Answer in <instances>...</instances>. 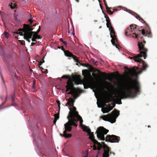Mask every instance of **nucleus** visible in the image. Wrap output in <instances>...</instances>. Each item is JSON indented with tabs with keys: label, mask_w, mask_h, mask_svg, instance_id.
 I'll use <instances>...</instances> for the list:
<instances>
[{
	"label": "nucleus",
	"mask_w": 157,
	"mask_h": 157,
	"mask_svg": "<svg viewBox=\"0 0 157 157\" xmlns=\"http://www.w3.org/2000/svg\"><path fill=\"white\" fill-rule=\"evenodd\" d=\"M140 86L136 81L130 78L122 86L121 92L117 93L114 97L119 101V104L122 103L121 99L127 98H133L140 91Z\"/></svg>",
	"instance_id": "obj_1"
},
{
	"label": "nucleus",
	"mask_w": 157,
	"mask_h": 157,
	"mask_svg": "<svg viewBox=\"0 0 157 157\" xmlns=\"http://www.w3.org/2000/svg\"><path fill=\"white\" fill-rule=\"evenodd\" d=\"M146 41L145 40H143V42L139 41L138 45L139 49L140 54L137 55L136 56H134L133 57L130 58L131 59H134L136 62L139 63L138 65L139 67H142L140 73H141L143 70H146V68L148 67V66L145 62L140 58L143 57L145 59L147 57V52L148 50L145 47L144 45Z\"/></svg>",
	"instance_id": "obj_2"
},
{
	"label": "nucleus",
	"mask_w": 157,
	"mask_h": 157,
	"mask_svg": "<svg viewBox=\"0 0 157 157\" xmlns=\"http://www.w3.org/2000/svg\"><path fill=\"white\" fill-rule=\"evenodd\" d=\"M108 132V130L103 127H99L96 132L97 137L101 140L104 141L105 140L106 141L111 143L118 142L120 140V137L114 135H108L105 138L104 135L106 134Z\"/></svg>",
	"instance_id": "obj_3"
},
{
	"label": "nucleus",
	"mask_w": 157,
	"mask_h": 157,
	"mask_svg": "<svg viewBox=\"0 0 157 157\" xmlns=\"http://www.w3.org/2000/svg\"><path fill=\"white\" fill-rule=\"evenodd\" d=\"M63 78L69 79L67 82V85L66 86L67 92L70 90L68 93V94L74 95L75 98H76L79 96L78 93L80 91L78 88H75L74 86V84H76L75 81L73 79H70L69 75H64L62 77Z\"/></svg>",
	"instance_id": "obj_4"
},
{
	"label": "nucleus",
	"mask_w": 157,
	"mask_h": 157,
	"mask_svg": "<svg viewBox=\"0 0 157 157\" xmlns=\"http://www.w3.org/2000/svg\"><path fill=\"white\" fill-rule=\"evenodd\" d=\"M79 121L80 123L82 126L83 125L82 123L83 121L82 119V117L79 115H78L75 117V121H70L69 123H68V121L64 125L65 128V131H63V135L62 134L61 135V136H64L66 138H69L72 136V135L71 134L67 133V132H71L72 129V126H74L75 127H77L78 124L77 122Z\"/></svg>",
	"instance_id": "obj_5"
},
{
	"label": "nucleus",
	"mask_w": 157,
	"mask_h": 157,
	"mask_svg": "<svg viewBox=\"0 0 157 157\" xmlns=\"http://www.w3.org/2000/svg\"><path fill=\"white\" fill-rule=\"evenodd\" d=\"M136 26L137 25L135 24L131 25L129 28H128L126 29L125 35L127 36L132 35V37L135 38L140 37V31L138 30Z\"/></svg>",
	"instance_id": "obj_6"
},
{
	"label": "nucleus",
	"mask_w": 157,
	"mask_h": 157,
	"mask_svg": "<svg viewBox=\"0 0 157 157\" xmlns=\"http://www.w3.org/2000/svg\"><path fill=\"white\" fill-rule=\"evenodd\" d=\"M24 27L25 28V34L24 37L25 39L27 40L29 42H30L29 40L32 38L33 35H38V33L40 31V27L39 26L38 29L35 32L32 31L33 29L31 28V27L29 26V25L24 24Z\"/></svg>",
	"instance_id": "obj_7"
},
{
	"label": "nucleus",
	"mask_w": 157,
	"mask_h": 157,
	"mask_svg": "<svg viewBox=\"0 0 157 157\" xmlns=\"http://www.w3.org/2000/svg\"><path fill=\"white\" fill-rule=\"evenodd\" d=\"M119 114V111L114 109L110 114L101 116V118L105 121H108L113 123L115 122L116 119Z\"/></svg>",
	"instance_id": "obj_8"
},
{
	"label": "nucleus",
	"mask_w": 157,
	"mask_h": 157,
	"mask_svg": "<svg viewBox=\"0 0 157 157\" xmlns=\"http://www.w3.org/2000/svg\"><path fill=\"white\" fill-rule=\"evenodd\" d=\"M84 77L85 80L83 83L84 89H87L90 88L91 86H96L95 83L90 79L92 77L90 73H86V75L84 76Z\"/></svg>",
	"instance_id": "obj_9"
},
{
	"label": "nucleus",
	"mask_w": 157,
	"mask_h": 157,
	"mask_svg": "<svg viewBox=\"0 0 157 157\" xmlns=\"http://www.w3.org/2000/svg\"><path fill=\"white\" fill-rule=\"evenodd\" d=\"M134 15L136 17V18L138 19L139 20H142L143 22L145 23L146 25L147 29L146 30V32H145L144 29H143L142 30V34L145 36H147L149 37H152V35L150 29V27L148 24H147L144 19L141 18L139 15L137 14L136 13H134Z\"/></svg>",
	"instance_id": "obj_10"
},
{
	"label": "nucleus",
	"mask_w": 157,
	"mask_h": 157,
	"mask_svg": "<svg viewBox=\"0 0 157 157\" xmlns=\"http://www.w3.org/2000/svg\"><path fill=\"white\" fill-rule=\"evenodd\" d=\"M85 128L86 129H84L83 131H86L89 134V138L94 144H97L98 145L97 150H100L103 147L102 144H101L100 143L98 142V141L95 139L93 132H91V131L90 128H88L86 126H85Z\"/></svg>",
	"instance_id": "obj_11"
},
{
	"label": "nucleus",
	"mask_w": 157,
	"mask_h": 157,
	"mask_svg": "<svg viewBox=\"0 0 157 157\" xmlns=\"http://www.w3.org/2000/svg\"><path fill=\"white\" fill-rule=\"evenodd\" d=\"M73 108L71 110V109L69 108L70 110L68 116L67 117V118L68 120V123L70 121H75V118L78 116L79 115L78 113L76 111V109L74 105L72 106Z\"/></svg>",
	"instance_id": "obj_12"
},
{
	"label": "nucleus",
	"mask_w": 157,
	"mask_h": 157,
	"mask_svg": "<svg viewBox=\"0 0 157 157\" xmlns=\"http://www.w3.org/2000/svg\"><path fill=\"white\" fill-rule=\"evenodd\" d=\"M101 144H102L103 148L104 149L102 157H109V155L111 154H113L114 155H115L114 153L111 151V148L105 144L104 142H102Z\"/></svg>",
	"instance_id": "obj_13"
},
{
	"label": "nucleus",
	"mask_w": 157,
	"mask_h": 157,
	"mask_svg": "<svg viewBox=\"0 0 157 157\" xmlns=\"http://www.w3.org/2000/svg\"><path fill=\"white\" fill-rule=\"evenodd\" d=\"M109 30L110 31V36L112 38L111 42L113 45H115L116 44L115 41H117L116 36L115 35V32L113 27H111Z\"/></svg>",
	"instance_id": "obj_14"
},
{
	"label": "nucleus",
	"mask_w": 157,
	"mask_h": 157,
	"mask_svg": "<svg viewBox=\"0 0 157 157\" xmlns=\"http://www.w3.org/2000/svg\"><path fill=\"white\" fill-rule=\"evenodd\" d=\"M65 55L67 57L72 58L75 62L81 64L77 56L74 55L69 50H67L65 52Z\"/></svg>",
	"instance_id": "obj_15"
},
{
	"label": "nucleus",
	"mask_w": 157,
	"mask_h": 157,
	"mask_svg": "<svg viewBox=\"0 0 157 157\" xmlns=\"http://www.w3.org/2000/svg\"><path fill=\"white\" fill-rule=\"evenodd\" d=\"M137 68L136 67H134L131 69L127 68L128 74L132 77H136L137 76L138 73L136 71V69Z\"/></svg>",
	"instance_id": "obj_16"
},
{
	"label": "nucleus",
	"mask_w": 157,
	"mask_h": 157,
	"mask_svg": "<svg viewBox=\"0 0 157 157\" xmlns=\"http://www.w3.org/2000/svg\"><path fill=\"white\" fill-rule=\"evenodd\" d=\"M115 105L113 107L109 105L107 107H104L101 109V111L104 113H107L112 110L114 107Z\"/></svg>",
	"instance_id": "obj_17"
},
{
	"label": "nucleus",
	"mask_w": 157,
	"mask_h": 157,
	"mask_svg": "<svg viewBox=\"0 0 157 157\" xmlns=\"http://www.w3.org/2000/svg\"><path fill=\"white\" fill-rule=\"evenodd\" d=\"M95 72H97L99 73V75L102 77H103L104 78H105L107 76V74L105 72H101L98 70L96 69Z\"/></svg>",
	"instance_id": "obj_18"
},
{
	"label": "nucleus",
	"mask_w": 157,
	"mask_h": 157,
	"mask_svg": "<svg viewBox=\"0 0 157 157\" xmlns=\"http://www.w3.org/2000/svg\"><path fill=\"white\" fill-rule=\"evenodd\" d=\"M68 101L69 102H70V106H73L74 105L75 101L73 99V98H70Z\"/></svg>",
	"instance_id": "obj_19"
},
{
	"label": "nucleus",
	"mask_w": 157,
	"mask_h": 157,
	"mask_svg": "<svg viewBox=\"0 0 157 157\" xmlns=\"http://www.w3.org/2000/svg\"><path fill=\"white\" fill-rule=\"evenodd\" d=\"M106 25L107 27L109 28V29H110L111 27H113L111 26V23L110 21L107 22Z\"/></svg>",
	"instance_id": "obj_20"
},
{
	"label": "nucleus",
	"mask_w": 157,
	"mask_h": 157,
	"mask_svg": "<svg viewBox=\"0 0 157 157\" xmlns=\"http://www.w3.org/2000/svg\"><path fill=\"white\" fill-rule=\"evenodd\" d=\"M112 9V8L109 7V9H106L107 13L110 15H112L113 13V12L111 11L110 10V9Z\"/></svg>",
	"instance_id": "obj_21"
},
{
	"label": "nucleus",
	"mask_w": 157,
	"mask_h": 157,
	"mask_svg": "<svg viewBox=\"0 0 157 157\" xmlns=\"http://www.w3.org/2000/svg\"><path fill=\"white\" fill-rule=\"evenodd\" d=\"M3 34H4L5 36V37L7 39H8L9 38V36L10 35L9 33L6 31H5L4 33H3Z\"/></svg>",
	"instance_id": "obj_22"
},
{
	"label": "nucleus",
	"mask_w": 157,
	"mask_h": 157,
	"mask_svg": "<svg viewBox=\"0 0 157 157\" xmlns=\"http://www.w3.org/2000/svg\"><path fill=\"white\" fill-rule=\"evenodd\" d=\"M25 28L24 27V29L22 30V32H19V33H18V32H17V33L18 34L19 33L20 35L21 36H24V34H25V32H24V31H25ZM24 39H25V37H24Z\"/></svg>",
	"instance_id": "obj_23"
},
{
	"label": "nucleus",
	"mask_w": 157,
	"mask_h": 157,
	"mask_svg": "<svg viewBox=\"0 0 157 157\" xmlns=\"http://www.w3.org/2000/svg\"><path fill=\"white\" fill-rule=\"evenodd\" d=\"M55 119L57 120L59 118V112L54 115Z\"/></svg>",
	"instance_id": "obj_24"
},
{
	"label": "nucleus",
	"mask_w": 157,
	"mask_h": 157,
	"mask_svg": "<svg viewBox=\"0 0 157 157\" xmlns=\"http://www.w3.org/2000/svg\"><path fill=\"white\" fill-rule=\"evenodd\" d=\"M44 57L43 58V59L41 60L39 62V66L41 65L43 63H44Z\"/></svg>",
	"instance_id": "obj_25"
},
{
	"label": "nucleus",
	"mask_w": 157,
	"mask_h": 157,
	"mask_svg": "<svg viewBox=\"0 0 157 157\" xmlns=\"http://www.w3.org/2000/svg\"><path fill=\"white\" fill-rule=\"evenodd\" d=\"M110 100V98H107L105 99V103H109Z\"/></svg>",
	"instance_id": "obj_26"
},
{
	"label": "nucleus",
	"mask_w": 157,
	"mask_h": 157,
	"mask_svg": "<svg viewBox=\"0 0 157 157\" xmlns=\"http://www.w3.org/2000/svg\"><path fill=\"white\" fill-rule=\"evenodd\" d=\"M33 35L35 37V39H37V38H38L39 39H41V38L40 36L38 35Z\"/></svg>",
	"instance_id": "obj_27"
},
{
	"label": "nucleus",
	"mask_w": 157,
	"mask_h": 157,
	"mask_svg": "<svg viewBox=\"0 0 157 157\" xmlns=\"http://www.w3.org/2000/svg\"><path fill=\"white\" fill-rule=\"evenodd\" d=\"M11 75L12 76V78H17L16 74V73H12V74H11Z\"/></svg>",
	"instance_id": "obj_28"
},
{
	"label": "nucleus",
	"mask_w": 157,
	"mask_h": 157,
	"mask_svg": "<svg viewBox=\"0 0 157 157\" xmlns=\"http://www.w3.org/2000/svg\"><path fill=\"white\" fill-rule=\"evenodd\" d=\"M58 48L59 49H61L64 52V54H65V52L66 51L65 50L63 46L59 47Z\"/></svg>",
	"instance_id": "obj_29"
},
{
	"label": "nucleus",
	"mask_w": 157,
	"mask_h": 157,
	"mask_svg": "<svg viewBox=\"0 0 157 157\" xmlns=\"http://www.w3.org/2000/svg\"><path fill=\"white\" fill-rule=\"evenodd\" d=\"M10 7L12 9H14L15 8L16 6L14 4L12 3Z\"/></svg>",
	"instance_id": "obj_30"
},
{
	"label": "nucleus",
	"mask_w": 157,
	"mask_h": 157,
	"mask_svg": "<svg viewBox=\"0 0 157 157\" xmlns=\"http://www.w3.org/2000/svg\"><path fill=\"white\" fill-rule=\"evenodd\" d=\"M33 38L32 39V40L33 41H36V39H35V37L33 35Z\"/></svg>",
	"instance_id": "obj_31"
},
{
	"label": "nucleus",
	"mask_w": 157,
	"mask_h": 157,
	"mask_svg": "<svg viewBox=\"0 0 157 157\" xmlns=\"http://www.w3.org/2000/svg\"><path fill=\"white\" fill-rule=\"evenodd\" d=\"M104 4L105 6V8L106 9H109V7H108L107 3H105Z\"/></svg>",
	"instance_id": "obj_32"
},
{
	"label": "nucleus",
	"mask_w": 157,
	"mask_h": 157,
	"mask_svg": "<svg viewBox=\"0 0 157 157\" xmlns=\"http://www.w3.org/2000/svg\"><path fill=\"white\" fill-rule=\"evenodd\" d=\"M93 149L94 150H97V147L96 146H95V144H94V145L93 146Z\"/></svg>",
	"instance_id": "obj_33"
},
{
	"label": "nucleus",
	"mask_w": 157,
	"mask_h": 157,
	"mask_svg": "<svg viewBox=\"0 0 157 157\" xmlns=\"http://www.w3.org/2000/svg\"><path fill=\"white\" fill-rule=\"evenodd\" d=\"M57 103L58 104L59 107V109H60V103L59 101H57Z\"/></svg>",
	"instance_id": "obj_34"
},
{
	"label": "nucleus",
	"mask_w": 157,
	"mask_h": 157,
	"mask_svg": "<svg viewBox=\"0 0 157 157\" xmlns=\"http://www.w3.org/2000/svg\"><path fill=\"white\" fill-rule=\"evenodd\" d=\"M0 54L1 56L5 57V55L3 51H2V52H0Z\"/></svg>",
	"instance_id": "obj_35"
},
{
	"label": "nucleus",
	"mask_w": 157,
	"mask_h": 157,
	"mask_svg": "<svg viewBox=\"0 0 157 157\" xmlns=\"http://www.w3.org/2000/svg\"><path fill=\"white\" fill-rule=\"evenodd\" d=\"M33 20L31 19H29V21L30 23V25H31L33 22Z\"/></svg>",
	"instance_id": "obj_36"
},
{
	"label": "nucleus",
	"mask_w": 157,
	"mask_h": 157,
	"mask_svg": "<svg viewBox=\"0 0 157 157\" xmlns=\"http://www.w3.org/2000/svg\"><path fill=\"white\" fill-rule=\"evenodd\" d=\"M11 99L12 102H13L14 100V96H12L11 97Z\"/></svg>",
	"instance_id": "obj_37"
},
{
	"label": "nucleus",
	"mask_w": 157,
	"mask_h": 157,
	"mask_svg": "<svg viewBox=\"0 0 157 157\" xmlns=\"http://www.w3.org/2000/svg\"><path fill=\"white\" fill-rule=\"evenodd\" d=\"M35 81H34V82H33V88H34L35 87Z\"/></svg>",
	"instance_id": "obj_38"
},
{
	"label": "nucleus",
	"mask_w": 157,
	"mask_h": 157,
	"mask_svg": "<svg viewBox=\"0 0 157 157\" xmlns=\"http://www.w3.org/2000/svg\"><path fill=\"white\" fill-rule=\"evenodd\" d=\"M106 22L110 21V20L109 17H107V18L106 19Z\"/></svg>",
	"instance_id": "obj_39"
},
{
	"label": "nucleus",
	"mask_w": 157,
	"mask_h": 157,
	"mask_svg": "<svg viewBox=\"0 0 157 157\" xmlns=\"http://www.w3.org/2000/svg\"><path fill=\"white\" fill-rule=\"evenodd\" d=\"M36 25V23L34 24L33 25H32V24L31 25H29V26L31 27V28H32V27H33V26H35Z\"/></svg>",
	"instance_id": "obj_40"
},
{
	"label": "nucleus",
	"mask_w": 157,
	"mask_h": 157,
	"mask_svg": "<svg viewBox=\"0 0 157 157\" xmlns=\"http://www.w3.org/2000/svg\"><path fill=\"white\" fill-rule=\"evenodd\" d=\"M63 43L65 46H66L67 45V43L66 42L64 41Z\"/></svg>",
	"instance_id": "obj_41"
},
{
	"label": "nucleus",
	"mask_w": 157,
	"mask_h": 157,
	"mask_svg": "<svg viewBox=\"0 0 157 157\" xmlns=\"http://www.w3.org/2000/svg\"><path fill=\"white\" fill-rule=\"evenodd\" d=\"M57 120L54 119V120L53 121V122L54 124H56V122Z\"/></svg>",
	"instance_id": "obj_42"
},
{
	"label": "nucleus",
	"mask_w": 157,
	"mask_h": 157,
	"mask_svg": "<svg viewBox=\"0 0 157 157\" xmlns=\"http://www.w3.org/2000/svg\"><path fill=\"white\" fill-rule=\"evenodd\" d=\"M113 12H116V11H117V10H117V9H113Z\"/></svg>",
	"instance_id": "obj_43"
},
{
	"label": "nucleus",
	"mask_w": 157,
	"mask_h": 157,
	"mask_svg": "<svg viewBox=\"0 0 157 157\" xmlns=\"http://www.w3.org/2000/svg\"><path fill=\"white\" fill-rule=\"evenodd\" d=\"M36 44V43L32 42V43H31V46H33V45H34Z\"/></svg>",
	"instance_id": "obj_44"
},
{
	"label": "nucleus",
	"mask_w": 157,
	"mask_h": 157,
	"mask_svg": "<svg viewBox=\"0 0 157 157\" xmlns=\"http://www.w3.org/2000/svg\"><path fill=\"white\" fill-rule=\"evenodd\" d=\"M66 105H70V102H69V101H68L67 102V103L66 104Z\"/></svg>",
	"instance_id": "obj_45"
},
{
	"label": "nucleus",
	"mask_w": 157,
	"mask_h": 157,
	"mask_svg": "<svg viewBox=\"0 0 157 157\" xmlns=\"http://www.w3.org/2000/svg\"><path fill=\"white\" fill-rule=\"evenodd\" d=\"M59 40H60V41H61V42H63L64 41L63 40V39H62V38H60V39H59Z\"/></svg>",
	"instance_id": "obj_46"
},
{
	"label": "nucleus",
	"mask_w": 157,
	"mask_h": 157,
	"mask_svg": "<svg viewBox=\"0 0 157 157\" xmlns=\"http://www.w3.org/2000/svg\"><path fill=\"white\" fill-rule=\"evenodd\" d=\"M88 154V152H87L86 155L85 156H83V157H87Z\"/></svg>",
	"instance_id": "obj_47"
},
{
	"label": "nucleus",
	"mask_w": 157,
	"mask_h": 157,
	"mask_svg": "<svg viewBox=\"0 0 157 157\" xmlns=\"http://www.w3.org/2000/svg\"><path fill=\"white\" fill-rule=\"evenodd\" d=\"M93 75L94 77H95L96 76V74H93Z\"/></svg>",
	"instance_id": "obj_48"
},
{
	"label": "nucleus",
	"mask_w": 157,
	"mask_h": 157,
	"mask_svg": "<svg viewBox=\"0 0 157 157\" xmlns=\"http://www.w3.org/2000/svg\"><path fill=\"white\" fill-rule=\"evenodd\" d=\"M99 153H100V150H98V152L97 155H98Z\"/></svg>",
	"instance_id": "obj_49"
},
{
	"label": "nucleus",
	"mask_w": 157,
	"mask_h": 157,
	"mask_svg": "<svg viewBox=\"0 0 157 157\" xmlns=\"http://www.w3.org/2000/svg\"><path fill=\"white\" fill-rule=\"evenodd\" d=\"M103 1L104 2V3H107L106 0H103Z\"/></svg>",
	"instance_id": "obj_50"
},
{
	"label": "nucleus",
	"mask_w": 157,
	"mask_h": 157,
	"mask_svg": "<svg viewBox=\"0 0 157 157\" xmlns=\"http://www.w3.org/2000/svg\"><path fill=\"white\" fill-rule=\"evenodd\" d=\"M105 18L106 19V18H107V17H108V16H107V15H105Z\"/></svg>",
	"instance_id": "obj_51"
},
{
	"label": "nucleus",
	"mask_w": 157,
	"mask_h": 157,
	"mask_svg": "<svg viewBox=\"0 0 157 157\" xmlns=\"http://www.w3.org/2000/svg\"><path fill=\"white\" fill-rule=\"evenodd\" d=\"M40 67V68L41 69H42V70H43V69H43V68H42L41 67Z\"/></svg>",
	"instance_id": "obj_52"
},
{
	"label": "nucleus",
	"mask_w": 157,
	"mask_h": 157,
	"mask_svg": "<svg viewBox=\"0 0 157 157\" xmlns=\"http://www.w3.org/2000/svg\"><path fill=\"white\" fill-rule=\"evenodd\" d=\"M105 80H110V79L108 78H106Z\"/></svg>",
	"instance_id": "obj_53"
},
{
	"label": "nucleus",
	"mask_w": 157,
	"mask_h": 157,
	"mask_svg": "<svg viewBox=\"0 0 157 157\" xmlns=\"http://www.w3.org/2000/svg\"><path fill=\"white\" fill-rule=\"evenodd\" d=\"M21 30H22V29H19L18 30V31H21Z\"/></svg>",
	"instance_id": "obj_54"
},
{
	"label": "nucleus",
	"mask_w": 157,
	"mask_h": 157,
	"mask_svg": "<svg viewBox=\"0 0 157 157\" xmlns=\"http://www.w3.org/2000/svg\"><path fill=\"white\" fill-rule=\"evenodd\" d=\"M76 1L77 2H79V0H76Z\"/></svg>",
	"instance_id": "obj_55"
},
{
	"label": "nucleus",
	"mask_w": 157,
	"mask_h": 157,
	"mask_svg": "<svg viewBox=\"0 0 157 157\" xmlns=\"http://www.w3.org/2000/svg\"><path fill=\"white\" fill-rule=\"evenodd\" d=\"M2 80H3V82L4 83V80H3V78H2Z\"/></svg>",
	"instance_id": "obj_56"
},
{
	"label": "nucleus",
	"mask_w": 157,
	"mask_h": 157,
	"mask_svg": "<svg viewBox=\"0 0 157 157\" xmlns=\"http://www.w3.org/2000/svg\"><path fill=\"white\" fill-rule=\"evenodd\" d=\"M98 107L99 108L101 107L98 105Z\"/></svg>",
	"instance_id": "obj_57"
},
{
	"label": "nucleus",
	"mask_w": 157,
	"mask_h": 157,
	"mask_svg": "<svg viewBox=\"0 0 157 157\" xmlns=\"http://www.w3.org/2000/svg\"><path fill=\"white\" fill-rule=\"evenodd\" d=\"M150 127V125H148V128H149V127Z\"/></svg>",
	"instance_id": "obj_58"
},
{
	"label": "nucleus",
	"mask_w": 157,
	"mask_h": 157,
	"mask_svg": "<svg viewBox=\"0 0 157 157\" xmlns=\"http://www.w3.org/2000/svg\"><path fill=\"white\" fill-rule=\"evenodd\" d=\"M96 157H98V155H96Z\"/></svg>",
	"instance_id": "obj_59"
},
{
	"label": "nucleus",
	"mask_w": 157,
	"mask_h": 157,
	"mask_svg": "<svg viewBox=\"0 0 157 157\" xmlns=\"http://www.w3.org/2000/svg\"><path fill=\"white\" fill-rule=\"evenodd\" d=\"M106 82V83H107V84H109V83H108V82Z\"/></svg>",
	"instance_id": "obj_60"
},
{
	"label": "nucleus",
	"mask_w": 157,
	"mask_h": 157,
	"mask_svg": "<svg viewBox=\"0 0 157 157\" xmlns=\"http://www.w3.org/2000/svg\"><path fill=\"white\" fill-rule=\"evenodd\" d=\"M98 63V62H96V63Z\"/></svg>",
	"instance_id": "obj_61"
},
{
	"label": "nucleus",
	"mask_w": 157,
	"mask_h": 157,
	"mask_svg": "<svg viewBox=\"0 0 157 157\" xmlns=\"http://www.w3.org/2000/svg\"><path fill=\"white\" fill-rule=\"evenodd\" d=\"M98 63V62H96V63Z\"/></svg>",
	"instance_id": "obj_62"
},
{
	"label": "nucleus",
	"mask_w": 157,
	"mask_h": 157,
	"mask_svg": "<svg viewBox=\"0 0 157 157\" xmlns=\"http://www.w3.org/2000/svg\"><path fill=\"white\" fill-rule=\"evenodd\" d=\"M44 73H46V72H44Z\"/></svg>",
	"instance_id": "obj_63"
},
{
	"label": "nucleus",
	"mask_w": 157,
	"mask_h": 157,
	"mask_svg": "<svg viewBox=\"0 0 157 157\" xmlns=\"http://www.w3.org/2000/svg\"><path fill=\"white\" fill-rule=\"evenodd\" d=\"M156 157H157V156H156Z\"/></svg>",
	"instance_id": "obj_64"
}]
</instances>
